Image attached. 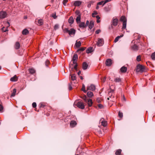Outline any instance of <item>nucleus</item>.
<instances>
[{
    "label": "nucleus",
    "instance_id": "obj_3",
    "mask_svg": "<svg viewBox=\"0 0 155 155\" xmlns=\"http://www.w3.org/2000/svg\"><path fill=\"white\" fill-rule=\"evenodd\" d=\"M97 45L98 46H102L104 44V41L103 38H98Z\"/></svg>",
    "mask_w": 155,
    "mask_h": 155
},
{
    "label": "nucleus",
    "instance_id": "obj_16",
    "mask_svg": "<svg viewBox=\"0 0 155 155\" xmlns=\"http://www.w3.org/2000/svg\"><path fill=\"white\" fill-rule=\"evenodd\" d=\"M94 26V22L93 21H91L90 22V24L89 25L88 27L90 29H92Z\"/></svg>",
    "mask_w": 155,
    "mask_h": 155
},
{
    "label": "nucleus",
    "instance_id": "obj_54",
    "mask_svg": "<svg viewBox=\"0 0 155 155\" xmlns=\"http://www.w3.org/2000/svg\"><path fill=\"white\" fill-rule=\"evenodd\" d=\"M98 107L99 108H103V106L101 104H98Z\"/></svg>",
    "mask_w": 155,
    "mask_h": 155
},
{
    "label": "nucleus",
    "instance_id": "obj_9",
    "mask_svg": "<svg viewBox=\"0 0 155 155\" xmlns=\"http://www.w3.org/2000/svg\"><path fill=\"white\" fill-rule=\"evenodd\" d=\"M88 66V65L86 62H84L82 64V68L84 70L87 69Z\"/></svg>",
    "mask_w": 155,
    "mask_h": 155
},
{
    "label": "nucleus",
    "instance_id": "obj_13",
    "mask_svg": "<svg viewBox=\"0 0 155 155\" xmlns=\"http://www.w3.org/2000/svg\"><path fill=\"white\" fill-rule=\"evenodd\" d=\"M86 102L87 103L89 107H91L93 104L92 101L91 99H87Z\"/></svg>",
    "mask_w": 155,
    "mask_h": 155
},
{
    "label": "nucleus",
    "instance_id": "obj_14",
    "mask_svg": "<svg viewBox=\"0 0 155 155\" xmlns=\"http://www.w3.org/2000/svg\"><path fill=\"white\" fill-rule=\"evenodd\" d=\"M76 123L74 120H72L70 123V126L72 127H74L76 125Z\"/></svg>",
    "mask_w": 155,
    "mask_h": 155
},
{
    "label": "nucleus",
    "instance_id": "obj_30",
    "mask_svg": "<svg viewBox=\"0 0 155 155\" xmlns=\"http://www.w3.org/2000/svg\"><path fill=\"white\" fill-rule=\"evenodd\" d=\"M121 81V79L120 78H116L114 79V81L116 82H119Z\"/></svg>",
    "mask_w": 155,
    "mask_h": 155
},
{
    "label": "nucleus",
    "instance_id": "obj_57",
    "mask_svg": "<svg viewBox=\"0 0 155 155\" xmlns=\"http://www.w3.org/2000/svg\"><path fill=\"white\" fill-rule=\"evenodd\" d=\"M49 61L48 60L46 61L45 62V65L46 66H48V64L49 63Z\"/></svg>",
    "mask_w": 155,
    "mask_h": 155
},
{
    "label": "nucleus",
    "instance_id": "obj_23",
    "mask_svg": "<svg viewBox=\"0 0 155 155\" xmlns=\"http://www.w3.org/2000/svg\"><path fill=\"white\" fill-rule=\"evenodd\" d=\"M123 35H120V36H117V37L116 38L114 39V42H117L118 41L119 39L120 38L123 37Z\"/></svg>",
    "mask_w": 155,
    "mask_h": 155
},
{
    "label": "nucleus",
    "instance_id": "obj_43",
    "mask_svg": "<svg viewBox=\"0 0 155 155\" xmlns=\"http://www.w3.org/2000/svg\"><path fill=\"white\" fill-rule=\"evenodd\" d=\"M137 60L138 61H139L141 60V56L140 55L137 56Z\"/></svg>",
    "mask_w": 155,
    "mask_h": 155
},
{
    "label": "nucleus",
    "instance_id": "obj_36",
    "mask_svg": "<svg viewBox=\"0 0 155 155\" xmlns=\"http://www.w3.org/2000/svg\"><path fill=\"white\" fill-rule=\"evenodd\" d=\"M38 23L40 25H42L43 24V21L42 19H39L38 21Z\"/></svg>",
    "mask_w": 155,
    "mask_h": 155
},
{
    "label": "nucleus",
    "instance_id": "obj_24",
    "mask_svg": "<svg viewBox=\"0 0 155 155\" xmlns=\"http://www.w3.org/2000/svg\"><path fill=\"white\" fill-rule=\"evenodd\" d=\"M93 48L91 47H90L88 48L86 51L87 53L88 54L91 53L92 51Z\"/></svg>",
    "mask_w": 155,
    "mask_h": 155
},
{
    "label": "nucleus",
    "instance_id": "obj_31",
    "mask_svg": "<svg viewBox=\"0 0 155 155\" xmlns=\"http://www.w3.org/2000/svg\"><path fill=\"white\" fill-rule=\"evenodd\" d=\"M121 152V150L120 149H119L117 150L115 152V154L116 155H120Z\"/></svg>",
    "mask_w": 155,
    "mask_h": 155
},
{
    "label": "nucleus",
    "instance_id": "obj_47",
    "mask_svg": "<svg viewBox=\"0 0 155 155\" xmlns=\"http://www.w3.org/2000/svg\"><path fill=\"white\" fill-rule=\"evenodd\" d=\"M68 0H64L63 2V4L65 6L66 5V3L68 2Z\"/></svg>",
    "mask_w": 155,
    "mask_h": 155
},
{
    "label": "nucleus",
    "instance_id": "obj_34",
    "mask_svg": "<svg viewBox=\"0 0 155 155\" xmlns=\"http://www.w3.org/2000/svg\"><path fill=\"white\" fill-rule=\"evenodd\" d=\"M132 49L134 50H138V47L136 45H134L132 47Z\"/></svg>",
    "mask_w": 155,
    "mask_h": 155
},
{
    "label": "nucleus",
    "instance_id": "obj_38",
    "mask_svg": "<svg viewBox=\"0 0 155 155\" xmlns=\"http://www.w3.org/2000/svg\"><path fill=\"white\" fill-rule=\"evenodd\" d=\"M82 90L84 93H86V91L85 90V87L84 84L82 85Z\"/></svg>",
    "mask_w": 155,
    "mask_h": 155
},
{
    "label": "nucleus",
    "instance_id": "obj_63",
    "mask_svg": "<svg viewBox=\"0 0 155 155\" xmlns=\"http://www.w3.org/2000/svg\"><path fill=\"white\" fill-rule=\"evenodd\" d=\"M81 71H79L78 73V75H80V74H81Z\"/></svg>",
    "mask_w": 155,
    "mask_h": 155
},
{
    "label": "nucleus",
    "instance_id": "obj_55",
    "mask_svg": "<svg viewBox=\"0 0 155 155\" xmlns=\"http://www.w3.org/2000/svg\"><path fill=\"white\" fill-rule=\"evenodd\" d=\"M72 89V87L71 86V84H69V90H71Z\"/></svg>",
    "mask_w": 155,
    "mask_h": 155
},
{
    "label": "nucleus",
    "instance_id": "obj_64",
    "mask_svg": "<svg viewBox=\"0 0 155 155\" xmlns=\"http://www.w3.org/2000/svg\"><path fill=\"white\" fill-rule=\"evenodd\" d=\"M99 20V19H97V23H98L100 22V20Z\"/></svg>",
    "mask_w": 155,
    "mask_h": 155
},
{
    "label": "nucleus",
    "instance_id": "obj_8",
    "mask_svg": "<svg viewBox=\"0 0 155 155\" xmlns=\"http://www.w3.org/2000/svg\"><path fill=\"white\" fill-rule=\"evenodd\" d=\"M112 63V60L110 59H107L106 61L105 64L107 66H110Z\"/></svg>",
    "mask_w": 155,
    "mask_h": 155
},
{
    "label": "nucleus",
    "instance_id": "obj_44",
    "mask_svg": "<svg viewBox=\"0 0 155 155\" xmlns=\"http://www.w3.org/2000/svg\"><path fill=\"white\" fill-rule=\"evenodd\" d=\"M104 2V1H102L101 2H100L97 3V5H103V4Z\"/></svg>",
    "mask_w": 155,
    "mask_h": 155
},
{
    "label": "nucleus",
    "instance_id": "obj_5",
    "mask_svg": "<svg viewBox=\"0 0 155 155\" xmlns=\"http://www.w3.org/2000/svg\"><path fill=\"white\" fill-rule=\"evenodd\" d=\"M118 22V19L116 18H113L112 19L111 25L114 26H116L117 25Z\"/></svg>",
    "mask_w": 155,
    "mask_h": 155
},
{
    "label": "nucleus",
    "instance_id": "obj_49",
    "mask_svg": "<svg viewBox=\"0 0 155 155\" xmlns=\"http://www.w3.org/2000/svg\"><path fill=\"white\" fill-rule=\"evenodd\" d=\"M114 91L113 90H112V91L109 93V95L110 96V97H111V96H112V93Z\"/></svg>",
    "mask_w": 155,
    "mask_h": 155
},
{
    "label": "nucleus",
    "instance_id": "obj_40",
    "mask_svg": "<svg viewBox=\"0 0 155 155\" xmlns=\"http://www.w3.org/2000/svg\"><path fill=\"white\" fill-rule=\"evenodd\" d=\"M86 48L85 47H82L80 48V49H78L77 51V52L81 51H83L85 50Z\"/></svg>",
    "mask_w": 155,
    "mask_h": 155
},
{
    "label": "nucleus",
    "instance_id": "obj_50",
    "mask_svg": "<svg viewBox=\"0 0 155 155\" xmlns=\"http://www.w3.org/2000/svg\"><path fill=\"white\" fill-rule=\"evenodd\" d=\"M52 17L56 19L57 18L56 13L53 14L52 15Z\"/></svg>",
    "mask_w": 155,
    "mask_h": 155
},
{
    "label": "nucleus",
    "instance_id": "obj_15",
    "mask_svg": "<svg viewBox=\"0 0 155 155\" xmlns=\"http://www.w3.org/2000/svg\"><path fill=\"white\" fill-rule=\"evenodd\" d=\"M127 68L124 66L121 67L120 69V71L122 73L126 72L127 71Z\"/></svg>",
    "mask_w": 155,
    "mask_h": 155
},
{
    "label": "nucleus",
    "instance_id": "obj_27",
    "mask_svg": "<svg viewBox=\"0 0 155 155\" xmlns=\"http://www.w3.org/2000/svg\"><path fill=\"white\" fill-rule=\"evenodd\" d=\"M71 78L72 81H74L76 79V75L75 74H71Z\"/></svg>",
    "mask_w": 155,
    "mask_h": 155
},
{
    "label": "nucleus",
    "instance_id": "obj_39",
    "mask_svg": "<svg viewBox=\"0 0 155 155\" xmlns=\"http://www.w3.org/2000/svg\"><path fill=\"white\" fill-rule=\"evenodd\" d=\"M97 14V12L96 11H94L93 13L92 14V17H95V15H96Z\"/></svg>",
    "mask_w": 155,
    "mask_h": 155
},
{
    "label": "nucleus",
    "instance_id": "obj_18",
    "mask_svg": "<svg viewBox=\"0 0 155 155\" xmlns=\"http://www.w3.org/2000/svg\"><path fill=\"white\" fill-rule=\"evenodd\" d=\"M18 80V78L16 75L14 76V77H12L10 79V81H15Z\"/></svg>",
    "mask_w": 155,
    "mask_h": 155
},
{
    "label": "nucleus",
    "instance_id": "obj_45",
    "mask_svg": "<svg viewBox=\"0 0 155 155\" xmlns=\"http://www.w3.org/2000/svg\"><path fill=\"white\" fill-rule=\"evenodd\" d=\"M82 99L84 100L85 102H86L87 99V97L86 95H84L82 97Z\"/></svg>",
    "mask_w": 155,
    "mask_h": 155
},
{
    "label": "nucleus",
    "instance_id": "obj_46",
    "mask_svg": "<svg viewBox=\"0 0 155 155\" xmlns=\"http://www.w3.org/2000/svg\"><path fill=\"white\" fill-rule=\"evenodd\" d=\"M59 28V25L58 24H56L54 26V29L56 30L58 29Z\"/></svg>",
    "mask_w": 155,
    "mask_h": 155
},
{
    "label": "nucleus",
    "instance_id": "obj_1",
    "mask_svg": "<svg viewBox=\"0 0 155 155\" xmlns=\"http://www.w3.org/2000/svg\"><path fill=\"white\" fill-rule=\"evenodd\" d=\"M145 67L142 65L138 64L137 66V72L142 73L145 71Z\"/></svg>",
    "mask_w": 155,
    "mask_h": 155
},
{
    "label": "nucleus",
    "instance_id": "obj_58",
    "mask_svg": "<svg viewBox=\"0 0 155 155\" xmlns=\"http://www.w3.org/2000/svg\"><path fill=\"white\" fill-rule=\"evenodd\" d=\"M97 101L98 103H99L101 102L100 99L99 98H97Z\"/></svg>",
    "mask_w": 155,
    "mask_h": 155
},
{
    "label": "nucleus",
    "instance_id": "obj_26",
    "mask_svg": "<svg viewBox=\"0 0 155 155\" xmlns=\"http://www.w3.org/2000/svg\"><path fill=\"white\" fill-rule=\"evenodd\" d=\"M81 45V43L80 41L78 42L76 41L75 43V45L77 48H79Z\"/></svg>",
    "mask_w": 155,
    "mask_h": 155
},
{
    "label": "nucleus",
    "instance_id": "obj_56",
    "mask_svg": "<svg viewBox=\"0 0 155 155\" xmlns=\"http://www.w3.org/2000/svg\"><path fill=\"white\" fill-rule=\"evenodd\" d=\"M89 24V21L88 20L87 21L86 24L85 25V26L86 27V26L88 25Z\"/></svg>",
    "mask_w": 155,
    "mask_h": 155
},
{
    "label": "nucleus",
    "instance_id": "obj_21",
    "mask_svg": "<svg viewBox=\"0 0 155 155\" xmlns=\"http://www.w3.org/2000/svg\"><path fill=\"white\" fill-rule=\"evenodd\" d=\"M87 95L89 97H91L94 95L93 92L91 91L88 92L87 93Z\"/></svg>",
    "mask_w": 155,
    "mask_h": 155
},
{
    "label": "nucleus",
    "instance_id": "obj_11",
    "mask_svg": "<svg viewBox=\"0 0 155 155\" xmlns=\"http://www.w3.org/2000/svg\"><path fill=\"white\" fill-rule=\"evenodd\" d=\"M100 122L103 126L105 127L107 125V122L104 120L103 118H101L100 120Z\"/></svg>",
    "mask_w": 155,
    "mask_h": 155
},
{
    "label": "nucleus",
    "instance_id": "obj_52",
    "mask_svg": "<svg viewBox=\"0 0 155 155\" xmlns=\"http://www.w3.org/2000/svg\"><path fill=\"white\" fill-rule=\"evenodd\" d=\"M111 1V0H105L104 1V3H103V5H104L106 3H107V2H110Z\"/></svg>",
    "mask_w": 155,
    "mask_h": 155
},
{
    "label": "nucleus",
    "instance_id": "obj_41",
    "mask_svg": "<svg viewBox=\"0 0 155 155\" xmlns=\"http://www.w3.org/2000/svg\"><path fill=\"white\" fill-rule=\"evenodd\" d=\"M118 116L120 118H122L123 117V113L119 111L118 113Z\"/></svg>",
    "mask_w": 155,
    "mask_h": 155
},
{
    "label": "nucleus",
    "instance_id": "obj_53",
    "mask_svg": "<svg viewBox=\"0 0 155 155\" xmlns=\"http://www.w3.org/2000/svg\"><path fill=\"white\" fill-rule=\"evenodd\" d=\"M101 32V30L100 29H98L97 30L95 31V33L96 34H98L100 33Z\"/></svg>",
    "mask_w": 155,
    "mask_h": 155
},
{
    "label": "nucleus",
    "instance_id": "obj_12",
    "mask_svg": "<svg viewBox=\"0 0 155 155\" xmlns=\"http://www.w3.org/2000/svg\"><path fill=\"white\" fill-rule=\"evenodd\" d=\"M79 26L80 28L83 29L86 27L85 26V23L84 22H80Z\"/></svg>",
    "mask_w": 155,
    "mask_h": 155
},
{
    "label": "nucleus",
    "instance_id": "obj_62",
    "mask_svg": "<svg viewBox=\"0 0 155 155\" xmlns=\"http://www.w3.org/2000/svg\"><path fill=\"white\" fill-rule=\"evenodd\" d=\"M96 18L97 19H100V17H99V15H97L96 16Z\"/></svg>",
    "mask_w": 155,
    "mask_h": 155
},
{
    "label": "nucleus",
    "instance_id": "obj_32",
    "mask_svg": "<svg viewBox=\"0 0 155 155\" xmlns=\"http://www.w3.org/2000/svg\"><path fill=\"white\" fill-rule=\"evenodd\" d=\"M78 58V56L77 54H75L74 55L72 60L77 61Z\"/></svg>",
    "mask_w": 155,
    "mask_h": 155
},
{
    "label": "nucleus",
    "instance_id": "obj_59",
    "mask_svg": "<svg viewBox=\"0 0 155 155\" xmlns=\"http://www.w3.org/2000/svg\"><path fill=\"white\" fill-rule=\"evenodd\" d=\"M77 66H78V64H76L75 65V66H74V68L76 70L77 69Z\"/></svg>",
    "mask_w": 155,
    "mask_h": 155
},
{
    "label": "nucleus",
    "instance_id": "obj_25",
    "mask_svg": "<svg viewBox=\"0 0 155 155\" xmlns=\"http://www.w3.org/2000/svg\"><path fill=\"white\" fill-rule=\"evenodd\" d=\"M81 16H77L76 18V21L77 24L80 23L81 21Z\"/></svg>",
    "mask_w": 155,
    "mask_h": 155
},
{
    "label": "nucleus",
    "instance_id": "obj_7",
    "mask_svg": "<svg viewBox=\"0 0 155 155\" xmlns=\"http://www.w3.org/2000/svg\"><path fill=\"white\" fill-rule=\"evenodd\" d=\"M87 88V90H89L91 91H94L95 90L96 87L94 85L91 84L90 86H88Z\"/></svg>",
    "mask_w": 155,
    "mask_h": 155
},
{
    "label": "nucleus",
    "instance_id": "obj_10",
    "mask_svg": "<svg viewBox=\"0 0 155 155\" xmlns=\"http://www.w3.org/2000/svg\"><path fill=\"white\" fill-rule=\"evenodd\" d=\"M82 4V2L80 1H75L74 3V5L75 6H80Z\"/></svg>",
    "mask_w": 155,
    "mask_h": 155
},
{
    "label": "nucleus",
    "instance_id": "obj_37",
    "mask_svg": "<svg viewBox=\"0 0 155 155\" xmlns=\"http://www.w3.org/2000/svg\"><path fill=\"white\" fill-rule=\"evenodd\" d=\"M76 14L78 15V16H81V14L80 12L78 10H76L75 12Z\"/></svg>",
    "mask_w": 155,
    "mask_h": 155
},
{
    "label": "nucleus",
    "instance_id": "obj_48",
    "mask_svg": "<svg viewBox=\"0 0 155 155\" xmlns=\"http://www.w3.org/2000/svg\"><path fill=\"white\" fill-rule=\"evenodd\" d=\"M3 109V107L2 105L0 104V112H2Z\"/></svg>",
    "mask_w": 155,
    "mask_h": 155
},
{
    "label": "nucleus",
    "instance_id": "obj_22",
    "mask_svg": "<svg viewBox=\"0 0 155 155\" xmlns=\"http://www.w3.org/2000/svg\"><path fill=\"white\" fill-rule=\"evenodd\" d=\"M29 33L28 31L26 29H24L22 31V34L23 35H26Z\"/></svg>",
    "mask_w": 155,
    "mask_h": 155
},
{
    "label": "nucleus",
    "instance_id": "obj_2",
    "mask_svg": "<svg viewBox=\"0 0 155 155\" xmlns=\"http://www.w3.org/2000/svg\"><path fill=\"white\" fill-rule=\"evenodd\" d=\"M64 32L68 33L69 35H74L75 33V30L73 28H71L70 30L67 28H65L64 30Z\"/></svg>",
    "mask_w": 155,
    "mask_h": 155
},
{
    "label": "nucleus",
    "instance_id": "obj_35",
    "mask_svg": "<svg viewBox=\"0 0 155 155\" xmlns=\"http://www.w3.org/2000/svg\"><path fill=\"white\" fill-rule=\"evenodd\" d=\"M151 58L152 60H155V52L152 54Z\"/></svg>",
    "mask_w": 155,
    "mask_h": 155
},
{
    "label": "nucleus",
    "instance_id": "obj_19",
    "mask_svg": "<svg viewBox=\"0 0 155 155\" xmlns=\"http://www.w3.org/2000/svg\"><path fill=\"white\" fill-rule=\"evenodd\" d=\"M74 21V20L73 17L72 16H71L68 19V22L70 24H72Z\"/></svg>",
    "mask_w": 155,
    "mask_h": 155
},
{
    "label": "nucleus",
    "instance_id": "obj_6",
    "mask_svg": "<svg viewBox=\"0 0 155 155\" xmlns=\"http://www.w3.org/2000/svg\"><path fill=\"white\" fill-rule=\"evenodd\" d=\"M77 106L80 108L84 109V106L83 103L81 102H78L77 104Z\"/></svg>",
    "mask_w": 155,
    "mask_h": 155
},
{
    "label": "nucleus",
    "instance_id": "obj_20",
    "mask_svg": "<svg viewBox=\"0 0 155 155\" xmlns=\"http://www.w3.org/2000/svg\"><path fill=\"white\" fill-rule=\"evenodd\" d=\"M20 47V44L19 42H17L15 43V48L16 49H18Z\"/></svg>",
    "mask_w": 155,
    "mask_h": 155
},
{
    "label": "nucleus",
    "instance_id": "obj_61",
    "mask_svg": "<svg viewBox=\"0 0 155 155\" xmlns=\"http://www.w3.org/2000/svg\"><path fill=\"white\" fill-rule=\"evenodd\" d=\"M73 64H77L76 62H77V61H76V60H73Z\"/></svg>",
    "mask_w": 155,
    "mask_h": 155
},
{
    "label": "nucleus",
    "instance_id": "obj_60",
    "mask_svg": "<svg viewBox=\"0 0 155 155\" xmlns=\"http://www.w3.org/2000/svg\"><path fill=\"white\" fill-rule=\"evenodd\" d=\"M106 77H104L102 79V81L104 82L106 80Z\"/></svg>",
    "mask_w": 155,
    "mask_h": 155
},
{
    "label": "nucleus",
    "instance_id": "obj_29",
    "mask_svg": "<svg viewBox=\"0 0 155 155\" xmlns=\"http://www.w3.org/2000/svg\"><path fill=\"white\" fill-rule=\"evenodd\" d=\"M16 91V89H15V88L13 90V91L11 94V97H14L15 95Z\"/></svg>",
    "mask_w": 155,
    "mask_h": 155
},
{
    "label": "nucleus",
    "instance_id": "obj_4",
    "mask_svg": "<svg viewBox=\"0 0 155 155\" xmlns=\"http://www.w3.org/2000/svg\"><path fill=\"white\" fill-rule=\"evenodd\" d=\"M7 14L5 11L0 12V18L4 19L7 17Z\"/></svg>",
    "mask_w": 155,
    "mask_h": 155
},
{
    "label": "nucleus",
    "instance_id": "obj_33",
    "mask_svg": "<svg viewBox=\"0 0 155 155\" xmlns=\"http://www.w3.org/2000/svg\"><path fill=\"white\" fill-rule=\"evenodd\" d=\"M127 25V22H124L123 23V26L122 28L123 29H125L126 28Z\"/></svg>",
    "mask_w": 155,
    "mask_h": 155
},
{
    "label": "nucleus",
    "instance_id": "obj_28",
    "mask_svg": "<svg viewBox=\"0 0 155 155\" xmlns=\"http://www.w3.org/2000/svg\"><path fill=\"white\" fill-rule=\"evenodd\" d=\"M28 70L30 73L31 74H33L35 72V69L33 68H30Z\"/></svg>",
    "mask_w": 155,
    "mask_h": 155
},
{
    "label": "nucleus",
    "instance_id": "obj_17",
    "mask_svg": "<svg viewBox=\"0 0 155 155\" xmlns=\"http://www.w3.org/2000/svg\"><path fill=\"white\" fill-rule=\"evenodd\" d=\"M120 21L123 22H127V19L125 16H122L120 18Z\"/></svg>",
    "mask_w": 155,
    "mask_h": 155
},
{
    "label": "nucleus",
    "instance_id": "obj_42",
    "mask_svg": "<svg viewBox=\"0 0 155 155\" xmlns=\"http://www.w3.org/2000/svg\"><path fill=\"white\" fill-rule=\"evenodd\" d=\"M8 28L7 27L6 29H5V27H3L2 28V31L4 32H6V31H8L7 29Z\"/></svg>",
    "mask_w": 155,
    "mask_h": 155
},
{
    "label": "nucleus",
    "instance_id": "obj_51",
    "mask_svg": "<svg viewBox=\"0 0 155 155\" xmlns=\"http://www.w3.org/2000/svg\"><path fill=\"white\" fill-rule=\"evenodd\" d=\"M32 106L34 108L35 107L37 106L36 103L35 102H33L32 104Z\"/></svg>",
    "mask_w": 155,
    "mask_h": 155
}]
</instances>
